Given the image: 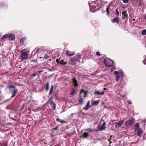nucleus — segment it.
I'll return each mask as SVG.
<instances>
[{
    "label": "nucleus",
    "mask_w": 146,
    "mask_h": 146,
    "mask_svg": "<svg viewBox=\"0 0 146 146\" xmlns=\"http://www.w3.org/2000/svg\"><path fill=\"white\" fill-rule=\"evenodd\" d=\"M127 11H124L123 12H122V15L124 16L123 17V19H127L128 17V15L127 14Z\"/></svg>",
    "instance_id": "9b49d317"
},
{
    "label": "nucleus",
    "mask_w": 146,
    "mask_h": 146,
    "mask_svg": "<svg viewBox=\"0 0 146 146\" xmlns=\"http://www.w3.org/2000/svg\"><path fill=\"white\" fill-rule=\"evenodd\" d=\"M60 63L62 65H66L67 64L66 62H64L63 61H61Z\"/></svg>",
    "instance_id": "473e14b6"
},
{
    "label": "nucleus",
    "mask_w": 146,
    "mask_h": 146,
    "mask_svg": "<svg viewBox=\"0 0 146 146\" xmlns=\"http://www.w3.org/2000/svg\"><path fill=\"white\" fill-rule=\"evenodd\" d=\"M76 55L78 56H82V54L80 53H77L76 54Z\"/></svg>",
    "instance_id": "c9c22d12"
},
{
    "label": "nucleus",
    "mask_w": 146,
    "mask_h": 146,
    "mask_svg": "<svg viewBox=\"0 0 146 146\" xmlns=\"http://www.w3.org/2000/svg\"><path fill=\"white\" fill-rule=\"evenodd\" d=\"M56 121H58L59 122L61 123H66V121H64V120H62L60 119L57 118L56 119Z\"/></svg>",
    "instance_id": "4be33fe9"
},
{
    "label": "nucleus",
    "mask_w": 146,
    "mask_h": 146,
    "mask_svg": "<svg viewBox=\"0 0 146 146\" xmlns=\"http://www.w3.org/2000/svg\"><path fill=\"white\" fill-rule=\"evenodd\" d=\"M11 118V119H12L13 120H15V119L13 118Z\"/></svg>",
    "instance_id": "de8ad7c7"
},
{
    "label": "nucleus",
    "mask_w": 146,
    "mask_h": 146,
    "mask_svg": "<svg viewBox=\"0 0 146 146\" xmlns=\"http://www.w3.org/2000/svg\"><path fill=\"white\" fill-rule=\"evenodd\" d=\"M72 80L75 86L77 87L78 85V84L77 83V80H76L75 78H73L72 79Z\"/></svg>",
    "instance_id": "4468645a"
},
{
    "label": "nucleus",
    "mask_w": 146,
    "mask_h": 146,
    "mask_svg": "<svg viewBox=\"0 0 146 146\" xmlns=\"http://www.w3.org/2000/svg\"><path fill=\"white\" fill-rule=\"evenodd\" d=\"M139 128V123H136L135 125L134 129L135 130H138V129Z\"/></svg>",
    "instance_id": "5701e85b"
},
{
    "label": "nucleus",
    "mask_w": 146,
    "mask_h": 146,
    "mask_svg": "<svg viewBox=\"0 0 146 146\" xmlns=\"http://www.w3.org/2000/svg\"><path fill=\"white\" fill-rule=\"evenodd\" d=\"M12 124V123H9L8 124V125H11Z\"/></svg>",
    "instance_id": "49530a36"
},
{
    "label": "nucleus",
    "mask_w": 146,
    "mask_h": 146,
    "mask_svg": "<svg viewBox=\"0 0 146 146\" xmlns=\"http://www.w3.org/2000/svg\"><path fill=\"white\" fill-rule=\"evenodd\" d=\"M31 104L35 105H37L38 104V101H36L32 100L31 101Z\"/></svg>",
    "instance_id": "6ab92c4d"
},
{
    "label": "nucleus",
    "mask_w": 146,
    "mask_h": 146,
    "mask_svg": "<svg viewBox=\"0 0 146 146\" xmlns=\"http://www.w3.org/2000/svg\"><path fill=\"white\" fill-rule=\"evenodd\" d=\"M43 70H40L38 71V72L39 74L41 72H42Z\"/></svg>",
    "instance_id": "37998d69"
},
{
    "label": "nucleus",
    "mask_w": 146,
    "mask_h": 146,
    "mask_svg": "<svg viewBox=\"0 0 146 146\" xmlns=\"http://www.w3.org/2000/svg\"><path fill=\"white\" fill-rule=\"evenodd\" d=\"M99 103V102L98 101H93L91 102V104L92 106L97 105Z\"/></svg>",
    "instance_id": "f3484780"
},
{
    "label": "nucleus",
    "mask_w": 146,
    "mask_h": 146,
    "mask_svg": "<svg viewBox=\"0 0 146 146\" xmlns=\"http://www.w3.org/2000/svg\"><path fill=\"white\" fill-rule=\"evenodd\" d=\"M8 88H11L10 90L12 93V95L11 98H13L16 95L18 91V90L14 86L11 85L8 86Z\"/></svg>",
    "instance_id": "f257e3e1"
},
{
    "label": "nucleus",
    "mask_w": 146,
    "mask_h": 146,
    "mask_svg": "<svg viewBox=\"0 0 146 146\" xmlns=\"http://www.w3.org/2000/svg\"><path fill=\"white\" fill-rule=\"evenodd\" d=\"M116 14L117 16H119V11L118 9H116Z\"/></svg>",
    "instance_id": "2f4dec72"
},
{
    "label": "nucleus",
    "mask_w": 146,
    "mask_h": 146,
    "mask_svg": "<svg viewBox=\"0 0 146 146\" xmlns=\"http://www.w3.org/2000/svg\"><path fill=\"white\" fill-rule=\"evenodd\" d=\"M89 136V135L88 133L87 132H84V133L82 135L80 136V137H82L84 138H86V137H88Z\"/></svg>",
    "instance_id": "2eb2a0df"
},
{
    "label": "nucleus",
    "mask_w": 146,
    "mask_h": 146,
    "mask_svg": "<svg viewBox=\"0 0 146 146\" xmlns=\"http://www.w3.org/2000/svg\"><path fill=\"white\" fill-rule=\"evenodd\" d=\"M104 90H106V88H104Z\"/></svg>",
    "instance_id": "8fccbe9b"
},
{
    "label": "nucleus",
    "mask_w": 146,
    "mask_h": 146,
    "mask_svg": "<svg viewBox=\"0 0 146 146\" xmlns=\"http://www.w3.org/2000/svg\"><path fill=\"white\" fill-rule=\"evenodd\" d=\"M67 54L68 56H71L74 54V52H71L69 51H67Z\"/></svg>",
    "instance_id": "a211bd4d"
},
{
    "label": "nucleus",
    "mask_w": 146,
    "mask_h": 146,
    "mask_svg": "<svg viewBox=\"0 0 146 146\" xmlns=\"http://www.w3.org/2000/svg\"><path fill=\"white\" fill-rule=\"evenodd\" d=\"M135 122L134 120L133 119H131L126 121L125 122V124L126 125L128 126L129 125H131Z\"/></svg>",
    "instance_id": "20e7f679"
},
{
    "label": "nucleus",
    "mask_w": 146,
    "mask_h": 146,
    "mask_svg": "<svg viewBox=\"0 0 146 146\" xmlns=\"http://www.w3.org/2000/svg\"><path fill=\"white\" fill-rule=\"evenodd\" d=\"M104 63L105 65L107 66H111L113 63V61L108 58H106L105 60Z\"/></svg>",
    "instance_id": "7ed1b4c3"
},
{
    "label": "nucleus",
    "mask_w": 146,
    "mask_h": 146,
    "mask_svg": "<svg viewBox=\"0 0 146 146\" xmlns=\"http://www.w3.org/2000/svg\"><path fill=\"white\" fill-rule=\"evenodd\" d=\"M53 89V86L52 85L50 88L49 93V94L50 95L52 94V92Z\"/></svg>",
    "instance_id": "bb28decb"
},
{
    "label": "nucleus",
    "mask_w": 146,
    "mask_h": 146,
    "mask_svg": "<svg viewBox=\"0 0 146 146\" xmlns=\"http://www.w3.org/2000/svg\"><path fill=\"white\" fill-rule=\"evenodd\" d=\"M44 57L45 58L47 59L49 57V56L47 54H45L44 55Z\"/></svg>",
    "instance_id": "58836bf2"
},
{
    "label": "nucleus",
    "mask_w": 146,
    "mask_h": 146,
    "mask_svg": "<svg viewBox=\"0 0 146 146\" xmlns=\"http://www.w3.org/2000/svg\"><path fill=\"white\" fill-rule=\"evenodd\" d=\"M90 6L92 7V8H95L96 7V5H90Z\"/></svg>",
    "instance_id": "f704fd0d"
},
{
    "label": "nucleus",
    "mask_w": 146,
    "mask_h": 146,
    "mask_svg": "<svg viewBox=\"0 0 146 146\" xmlns=\"http://www.w3.org/2000/svg\"><path fill=\"white\" fill-rule=\"evenodd\" d=\"M111 21L113 23H116L117 24H119V18L117 17H115L113 20H112Z\"/></svg>",
    "instance_id": "1a4fd4ad"
},
{
    "label": "nucleus",
    "mask_w": 146,
    "mask_h": 146,
    "mask_svg": "<svg viewBox=\"0 0 146 146\" xmlns=\"http://www.w3.org/2000/svg\"><path fill=\"white\" fill-rule=\"evenodd\" d=\"M142 34L143 35H146V30L145 29L143 30L142 32Z\"/></svg>",
    "instance_id": "cd10ccee"
},
{
    "label": "nucleus",
    "mask_w": 146,
    "mask_h": 146,
    "mask_svg": "<svg viewBox=\"0 0 146 146\" xmlns=\"http://www.w3.org/2000/svg\"><path fill=\"white\" fill-rule=\"evenodd\" d=\"M104 92H100L98 91H96L94 92V94L96 96H99L100 95H102L104 94Z\"/></svg>",
    "instance_id": "9d476101"
},
{
    "label": "nucleus",
    "mask_w": 146,
    "mask_h": 146,
    "mask_svg": "<svg viewBox=\"0 0 146 146\" xmlns=\"http://www.w3.org/2000/svg\"><path fill=\"white\" fill-rule=\"evenodd\" d=\"M118 72L120 77H123L124 76V74L123 71H119Z\"/></svg>",
    "instance_id": "aec40b11"
},
{
    "label": "nucleus",
    "mask_w": 146,
    "mask_h": 146,
    "mask_svg": "<svg viewBox=\"0 0 146 146\" xmlns=\"http://www.w3.org/2000/svg\"><path fill=\"white\" fill-rule=\"evenodd\" d=\"M79 102L81 103V104H82L84 102V99L83 98H81L80 96L79 98Z\"/></svg>",
    "instance_id": "393cba45"
},
{
    "label": "nucleus",
    "mask_w": 146,
    "mask_h": 146,
    "mask_svg": "<svg viewBox=\"0 0 146 146\" xmlns=\"http://www.w3.org/2000/svg\"><path fill=\"white\" fill-rule=\"evenodd\" d=\"M90 101H89L87 103V105H88V106H89V104H90Z\"/></svg>",
    "instance_id": "a18cd8bd"
},
{
    "label": "nucleus",
    "mask_w": 146,
    "mask_h": 146,
    "mask_svg": "<svg viewBox=\"0 0 146 146\" xmlns=\"http://www.w3.org/2000/svg\"><path fill=\"white\" fill-rule=\"evenodd\" d=\"M25 40V38H21L20 40V43H23L24 42V40Z\"/></svg>",
    "instance_id": "c756f323"
},
{
    "label": "nucleus",
    "mask_w": 146,
    "mask_h": 146,
    "mask_svg": "<svg viewBox=\"0 0 146 146\" xmlns=\"http://www.w3.org/2000/svg\"><path fill=\"white\" fill-rule=\"evenodd\" d=\"M96 54L97 56H100L101 54H100V52L98 51H97L96 52Z\"/></svg>",
    "instance_id": "4c0bfd02"
},
{
    "label": "nucleus",
    "mask_w": 146,
    "mask_h": 146,
    "mask_svg": "<svg viewBox=\"0 0 146 146\" xmlns=\"http://www.w3.org/2000/svg\"><path fill=\"white\" fill-rule=\"evenodd\" d=\"M28 56V54L26 52H22L21 54L22 58L24 59L26 58Z\"/></svg>",
    "instance_id": "0eeeda50"
},
{
    "label": "nucleus",
    "mask_w": 146,
    "mask_h": 146,
    "mask_svg": "<svg viewBox=\"0 0 146 146\" xmlns=\"http://www.w3.org/2000/svg\"><path fill=\"white\" fill-rule=\"evenodd\" d=\"M123 2L125 3H127L129 2L128 0H123Z\"/></svg>",
    "instance_id": "72a5a7b5"
},
{
    "label": "nucleus",
    "mask_w": 146,
    "mask_h": 146,
    "mask_svg": "<svg viewBox=\"0 0 146 146\" xmlns=\"http://www.w3.org/2000/svg\"><path fill=\"white\" fill-rule=\"evenodd\" d=\"M106 123L104 122V123L102 125L101 127L100 128H99L98 129V130L97 131H102L104 130L106 128Z\"/></svg>",
    "instance_id": "423d86ee"
},
{
    "label": "nucleus",
    "mask_w": 146,
    "mask_h": 146,
    "mask_svg": "<svg viewBox=\"0 0 146 146\" xmlns=\"http://www.w3.org/2000/svg\"><path fill=\"white\" fill-rule=\"evenodd\" d=\"M144 16H145V19L146 20V15H145Z\"/></svg>",
    "instance_id": "09e8293b"
},
{
    "label": "nucleus",
    "mask_w": 146,
    "mask_h": 146,
    "mask_svg": "<svg viewBox=\"0 0 146 146\" xmlns=\"http://www.w3.org/2000/svg\"><path fill=\"white\" fill-rule=\"evenodd\" d=\"M114 74L115 76L116 80L117 81L120 76L119 74V73L116 71L114 72Z\"/></svg>",
    "instance_id": "6e6552de"
},
{
    "label": "nucleus",
    "mask_w": 146,
    "mask_h": 146,
    "mask_svg": "<svg viewBox=\"0 0 146 146\" xmlns=\"http://www.w3.org/2000/svg\"><path fill=\"white\" fill-rule=\"evenodd\" d=\"M49 87V83L48 82H47L45 86V88L47 91H48V90Z\"/></svg>",
    "instance_id": "b1692460"
},
{
    "label": "nucleus",
    "mask_w": 146,
    "mask_h": 146,
    "mask_svg": "<svg viewBox=\"0 0 146 146\" xmlns=\"http://www.w3.org/2000/svg\"><path fill=\"white\" fill-rule=\"evenodd\" d=\"M76 90L74 88H73L72 89V92L70 93V94L72 95H74L76 94Z\"/></svg>",
    "instance_id": "dca6fc26"
},
{
    "label": "nucleus",
    "mask_w": 146,
    "mask_h": 146,
    "mask_svg": "<svg viewBox=\"0 0 146 146\" xmlns=\"http://www.w3.org/2000/svg\"><path fill=\"white\" fill-rule=\"evenodd\" d=\"M124 122L123 120H120L118 122L116 123L115 124V127H119L121 126L122 124Z\"/></svg>",
    "instance_id": "39448f33"
},
{
    "label": "nucleus",
    "mask_w": 146,
    "mask_h": 146,
    "mask_svg": "<svg viewBox=\"0 0 146 146\" xmlns=\"http://www.w3.org/2000/svg\"><path fill=\"white\" fill-rule=\"evenodd\" d=\"M82 92H84V97H85L86 96V93H87V92H86L84 90H81L80 91V93H82Z\"/></svg>",
    "instance_id": "7c9ffc66"
},
{
    "label": "nucleus",
    "mask_w": 146,
    "mask_h": 146,
    "mask_svg": "<svg viewBox=\"0 0 146 146\" xmlns=\"http://www.w3.org/2000/svg\"><path fill=\"white\" fill-rule=\"evenodd\" d=\"M145 61H146V60H145Z\"/></svg>",
    "instance_id": "603ef678"
},
{
    "label": "nucleus",
    "mask_w": 146,
    "mask_h": 146,
    "mask_svg": "<svg viewBox=\"0 0 146 146\" xmlns=\"http://www.w3.org/2000/svg\"><path fill=\"white\" fill-rule=\"evenodd\" d=\"M111 5H108V7H107L106 8V11L107 13V15H109V10L110 8V6Z\"/></svg>",
    "instance_id": "412c9836"
},
{
    "label": "nucleus",
    "mask_w": 146,
    "mask_h": 146,
    "mask_svg": "<svg viewBox=\"0 0 146 146\" xmlns=\"http://www.w3.org/2000/svg\"><path fill=\"white\" fill-rule=\"evenodd\" d=\"M142 129H139L137 130V134L139 136H140L143 133Z\"/></svg>",
    "instance_id": "ddd939ff"
},
{
    "label": "nucleus",
    "mask_w": 146,
    "mask_h": 146,
    "mask_svg": "<svg viewBox=\"0 0 146 146\" xmlns=\"http://www.w3.org/2000/svg\"><path fill=\"white\" fill-rule=\"evenodd\" d=\"M127 103L129 104H131L132 103V102L130 100H128L127 101Z\"/></svg>",
    "instance_id": "e433bc0d"
},
{
    "label": "nucleus",
    "mask_w": 146,
    "mask_h": 146,
    "mask_svg": "<svg viewBox=\"0 0 146 146\" xmlns=\"http://www.w3.org/2000/svg\"><path fill=\"white\" fill-rule=\"evenodd\" d=\"M58 128V127H56V128H53L52 129V130H57V129Z\"/></svg>",
    "instance_id": "ea45409f"
},
{
    "label": "nucleus",
    "mask_w": 146,
    "mask_h": 146,
    "mask_svg": "<svg viewBox=\"0 0 146 146\" xmlns=\"http://www.w3.org/2000/svg\"><path fill=\"white\" fill-rule=\"evenodd\" d=\"M109 146H111L110 145H109Z\"/></svg>",
    "instance_id": "3c124183"
},
{
    "label": "nucleus",
    "mask_w": 146,
    "mask_h": 146,
    "mask_svg": "<svg viewBox=\"0 0 146 146\" xmlns=\"http://www.w3.org/2000/svg\"><path fill=\"white\" fill-rule=\"evenodd\" d=\"M89 106H88V105H86V106L83 108V109L85 110H87L89 108Z\"/></svg>",
    "instance_id": "c85d7f7f"
},
{
    "label": "nucleus",
    "mask_w": 146,
    "mask_h": 146,
    "mask_svg": "<svg viewBox=\"0 0 146 146\" xmlns=\"http://www.w3.org/2000/svg\"><path fill=\"white\" fill-rule=\"evenodd\" d=\"M8 38L11 40H13L15 39V36L12 34L5 35L1 38V40H2L4 39Z\"/></svg>",
    "instance_id": "f03ea898"
},
{
    "label": "nucleus",
    "mask_w": 146,
    "mask_h": 146,
    "mask_svg": "<svg viewBox=\"0 0 146 146\" xmlns=\"http://www.w3.org/2000/svg\"><path fill=\"white\" fill-rule=\"evenodd\" d=\"M36 75H37V74L36 73L34 74H33V76H35Z\"/></svg>",
    "instance_id": "c03bdc74"
},
{
    "label": "nucleus",
    "mask_w": 146,
    "mask_h": 146,
    "mask_svg": "<svg viewBox=\"0 0 146 146\" xmlns=\"http://www.w3.org/2000/svg\"><path fill=\"white\" fill-rule=\"evenodd\" d=\"M94 129H91L90 128H88L86 129V131H90V132H91L94 131Z\"/></svg>",
    "instance_id": "a878e982"
},
{
    "label": "nucleus",
    "mask_w": 146,
    "mask_h": 146,
    "mask_svg": "<svg viewBox=\"0 0 146 146\" xmlns=\"http://www.w3.org/2000/svg\"><path fill=\"white\" fill-rule=\"evenodd\" d=\"M111 139V138H110V139H108V141H109V143H110H110H112V142H111V141H110V139Z\"/></svg>",
    "instance_id": "a19ab883"
},
{
    "label": "nucleus",
    "mask_w": 146,
    "mask_h": 146,
    "mask_svg": "<svg viewBox=\"0 0 146 146\" xmlns=\"http://www.w3.org/2000/svg\"><path fill=\"white\" fill-rule=\"evenodd\" d=\"M49 100H50V102L51 103V104H50L51 105V106H53V108L54 109H55L56 108V105L55 104L54 102H53L52 100V99L51 98H50Z\"/></svg>",
    "instance_id": "f8f14e48"
},
{
    "label": "nucleus",
    "mask_w": 146,
    "mask_h": 146,
    "mask_svg": "<svg viewBox=\"0 0 146 146\" xmlns=\"http://www.w3.org/2000/svg\"><path fill=\"white\" fill-rule=\"evenodd\" d=\"M56 61L57 62L59 63V60L58 59H56Z\"/></svg>",
    "instance_id": "79ce46f5"
}]
</instances>
